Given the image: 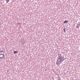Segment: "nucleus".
Instances as JSON below:
<instances>
[{
    "mask_svg": "<svg viewBox=\"0 0 80 80\" xmlns=\"http://www.w3.org/2000/svg\"><path fill=\"white\" fill-rule=\"evenodd\" d=\"M6 0L7 2V3H8V2H9V1H10V0Z\"/></svg>",
    "mask_w": 80,
    "mask_h": 80,
    "instance_id": "423d86ee",
    "label": "nucleus"
},
{
    "mask_svg": "<svg viewBox=\"0 0 80 80\" xmlns=\"http://www.w3.org/2000/svg\"><path fill=\"white\" fill-rule=\"evenodd\" d=\"M58 60L59 62H62L63 61V59L62 56H59Z\"/></svg>",
    "mask_w": 80,
    "mask_h": 80,
    "instance_id": "f257e3e1",
    "label": "nucleus"
},
{
    "mask_svg": "<svg viewBox=\"0 0 80 80\" xmlns=\"http://www.w3.org/2000/svg\"><path fill=\"white\" fill-rule=\"evenodd\" d=\"M5 52L3 51H0V55H4Z\"/></svg>",
    "mask_w": 80,
    "mask_h": 80,
    "instance_id": "f03ea898",
    "label": "nucleus"
},
{
    "mask_svg": "<svg viewBox=\"0 0 80 80\" xmlns=\"http://www.w3.org/2000/svg\"><path fill=\"white\" fill-rule=\"evenodd\" d=\"M64 31L65 33V29H64Z\"/></svg>",
    "mask_w": 80,
    "mask_h": 80,
    "instance_id": "0eeeda50",
    "label": "nucleus"
},
{
    "mask_svg": "<svg viewBox=\"0 0 80 80\" xmlns=\"http://www.w3.org/2000/svg\"><path fill=\"white\" fill-rule=\"evenodd\" d=\"M13 53H18V51H14Z\"/></svg>",
    "mask_w": 80,
    "mask_h": 80,
    "instance_id": "20e7f679",
    "label": "nucleus"
},
{
    "mask_svg": "<svg viewBox=\"0 0 80 80\" xmlns=\"http://www.w3.org/2000/svg\"><path fill=\"white\" fill-rule=\"evenodd\" d=\"M5 57L4 55L0 54V58H3V57Z\"/></svg>",
    "mask_w": 80,
    "mask_h": 80,
    "instance_id": "7ed1b4c3",
    "label": "nucleus"
},
{
    "mask_svg": "<svg viewBox=\"0 0 80 80\" xmlns=\"http://www.w3.org/2000/svg\"><path fill=\"white\" fill-rule=\"evenodd\" d=\"M68 21H65L64 22V23H67Z\"/></svg>",
    "mask_w": 80,
    "mask_h": 80,
    "instance_id": "39448f33",
    "label": "nucleus"
}]
</instances>
